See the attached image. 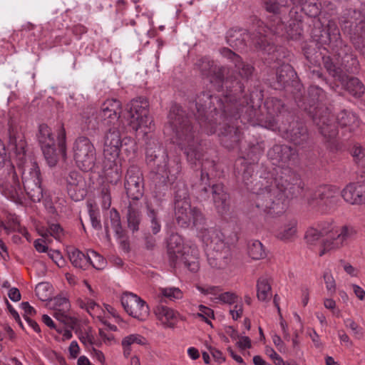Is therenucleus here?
<instances>
[{
  "instance_id": "63",
  "label": "nucleus",
  "mask_w": 365,
  "mask_h": 365,
  "mask_svg": "<svg viewBox=\"0 0 365 365\" xmlns=\"http://www.w3.org/2000/svg\"><path fill=\"white\" fill-rule=\"evenodd\" d=\"M98 116L92 114L85 120V127L88 130H96L98 128L99 121L98 120Z\"/></svg>"
},
{
  "instance_id": "35",
  "label": "nucleus",
  "mask_w": 365,
  "mask_h": 365,
  "mask_svg": "<svg viewBox=\"0 0 365 365\" xmlns=\"http://www.w3.org/2000/svg\"><path fill=\"white\" fill-rule=\"evenodd\" d=\"M188 245H184L183 240L177 233L170 235L168 241V254L170 263L176 261L179 255L184 252V248Z\"/></svg>"
},
{
  "instance_id": "54",
  "label": "nucleus",
  "mask_w": 365,
  "mask_h": 365,
  "mask_svg": "<svg viewBox=\"0 0 365 365\" xmlns=\"http://www.w3.org/2000/svg\"><path fill=\"white\" fill-rule=\"evenodd\" d=\"M351 155L358 165L363 166L365 164V149L361 145H354L351 150Z\"/></svg>"
},
{
  "instance_id": "18",
  "label": "nucleus",
  "mask_w": 365,
  "mask_h": 365,
  "mask_svg": "<svg viewBox=\"0 0 365 365\" xmlns=\"http://www.w3.org/2000/svg\"><path fill=\"white\" fill-rule=\"evenodd\" d=\"M0 187L6 197L14 201L20 200L24 195L23 188L13 165L7 166L5 178H0Z\"/></svg>"
},
{
  "instance_id": "7",
  "label": "nucleus",
  "mask_w": 365,
  "mask_h": 365,
  "mask_svg": "<svg viewBox=\"0 0 365 365\" xmlns=\"http://www.w3.org/2000/svg\"><path fill=\"white\" fill-rule=\"evenodd\" d=\"M147 165L155 172L156 179L162 180L166 185L173 183L181 172L180 161L178 158L169 160L164 147L158 143H148L145 152Z\"/></svg>"
},
{
  "instance_id": "46",
  "label": "nucleus",
  "mask_w": 365,
  "mask_h": 365,
  "mask_svg": "<svg viewBox=\"0 0 365 365\" xmlns=\"http://www.w3.org/2000/svg\"><path fill=\"white\" fill-rule=\"evenodd\" d=\"M174 205L178 202H189L188 189L183 182H178L174 186Z\"/></svg>"
},
{
  "instance_id": "29",
  "label": "nucleus",
  "mask_w": 365,
  "mask_h": 365,
  "mask_svg": "<svg viewBox=\"0 0 365 365\" xmlns=\"http://www.w3.org/2000/svg\"><path fill=\"white\" fill-rule=\"evenodd\" d=\"M222 56L230 60L235 66L236 71L242 78L248 80L254 72L255 68L247 63L242 61V58L232 52L228 48H222L220 50Z\"/></svg>"
},
{
  "instance_id": "41",
  "label": "nucleus",
  "mask_w": 365,
  "mask_h": 365,
  "mask_svg": "<svg viewBox=\"0 0 365 365\" xmlns=\"http://www.w3.org/2000/svg\"><path fill=\"white\" fill-rule=\"evenodd\" d=\"M303 34L302 21L300 19H291L287 27L284 26V33L277 34L278 36H284L291 39L297 40Z\"/></svg>"
},
{
  "instance_id": "4",
  "label": "nucleus",
  "mask_w": 365,
  "mask_h": 365,
  "mask_svg": "<svg viewBox=\"0 0 365 365\" xmlns=\"http://www.w3.org/2000/svg\"><path fill=\"white\" fill-rule=\"evenodd\" d=\"M252 96L249 97L245 93L242 85V94L236 95L237 100L233 101L227 113L228 119H225L223 126L219 128L221 143L228 149L234 148L241 139L240 123L252 125L267 123L266 118L252 105Z\"/></svg>"
},
{
  "instance_id": "27",
  "label": "nucleus",
  "mask_w": 365,
  "mask_h": 365,
  "mask_svg": "<svg viewBox=\"0 0 365 365\" xmlns=\"http://www.w3.org/2000/svg\"><path fill=\"white\" fill-rule=\"evenodd\" d=\"M199 251L195 245L186 246L176 261H173L171 264L173 267H182L187 268L192 272H196L199 269Z\"/></svg>"
},
{
  "instance_id": "20",
  "label": "nucleus",
  "mask_w": 365,
  "mask_h": 365,
  "mask_svg": "<svg viewBox=\"0 0 365 365\" xmlns=\"http://www.w3.org/2000/svg\"><path fill=\"white\" fill-rule=\"evenodd\" d=\"M124 185L128 197L138 200L143 197V177L139 167L136 165L129 167L125 175Z\"/></svg>"
},
{
  "instance_id": "13",
  "label": "nucleus",
  "mask_w": 365,
  "mask_h": 365,
  "mask_svg": "<svg viewBox=\"0 0 365 365\" xmlns=\"http://www.w3.org/2000/svg\"><path fill=\"white\" fill-rule=\"evenodd\" d=\"M73 157L77 166L84 172L92 171L96 166V151L87 137H78L73 143Z\"/></svg>"
},
{
  "instance_id": "49",
  "label": "nucleus",
  "mask_w": 365,
  "mask_h": 365,
  "mask_svg": "<svg viewBox=\"0 0 365 365\" xmlns=\"http://www.w3.org/2000/svg\"><path fill=\"white\" fill-rule=\"evenodd\" d=\"M88 257L91 259L88 260V267L91 265L98 270H102L106 267L107 264L106 259L96 251L89 250Z\"/></svg>"
},
{
  "instance_id": "62",
  "label": "nucleus",
  "mask_w": 365,
  "mask_h": 365,
  "mask_svg": "<svg viewBox=\"0 0 365 365\" xmlns=\"http://www.w3.org/2000/svg\"><path fill=\"white\" fill-rule=\"evenodd\" d=\"M199 311L198 316L202 318L206 323L210 324V321H209L208 318H214L213 310L204 305H200Z\"/></svg>"
},
{
  "instance_id": "56",
  "label": "nucleus",
  "mask_w": 365,
  "mask_h": 365,
  "mask_svg": "<svg viewBox=\"0 0 365 365\" xmlns=\"http://www.w3.org/2000/svg\"><path fill=\"white\" fill-rule=\"evenodd\" d=\"M336 230V227L332 223L324 222L320 225L319 231L320 233H322V236L327 235V238L325 240V241H332V236H334V233ZM324 242V240L323 242Z\"/></svg>"
},
{
  "instance_id": "40",
  "label": "nucleus",
  "mask_w": 365,
  "mask_h": 365,
  "mask_svg": "<svg viewBox=\"0 0 365 365\" xmlns=\"http://www.w3.org/2000/svg\"><path fill=\"white\" fill-rule=\"evenodd\" d=\"M272 287L266 277H261L257 282V297L261 302H267L272 297Z\"/></svg>"
},
{
  "instance_id": "6",
  "label": "nucleus",
  "mask_w": 365,
  "mask_h": 365,
  "mask_svg": "<svg viewBox=\"0 0 365 365\" xmlns=\"http://www.w3.org/2000/svg\"><path fill=\"white\" fill-rule=\"evenodd\" d=\"M325 99L324 91L317 86H310L307 96L295 94L294 100L299 108L307 111L312 118L321 134L327 142L334 144L337 135L335 124L331 120V112L327 107L321 106L319 103Z\"/></svg>"
},
{
  "instance_id": "43",
  "label": "nucleus",
  "mask_w": 365,
  "mask_h": 365,
  "mask_svg": "<svg viewBox=\"0 0 365 365\" xmlns=\"http://www.w3.org/2000/svg\"><path fill=\"white\" fill-rule=\"evenodd\" d=\"M254 168L252 165H245L242 173V180L246 188L252 192V188L257 189L260 186L261 179L253 180Z\"/></svg>"
},
{
  "instance_id": "58",
  "label": "nucleus",
  "mask_w": 365,
  "mask_h": 365,
  "mask_svg": "<svg viewBox=\"0 0 365 365\" xmlns=\"http://www.w3.org/2000/svg\"><path fill=\"white\" fill-rule=\"evenodd\" d=\"M322 237V233L316 228H309L305 234V240L308 244L314 245Z\"/></svg>"
},
{
  "instance_id": "36",
  "label": "nucleus",
  "mask_w": 365,
  "mask_h": 365,
  "mask_svg": "<svg viewBox=\"0 0 365 365\" xmlns=\"http://www.w3.org/2000/svg\"><path fill=\"white\" fill-rule=\"evenodd\" d=\"M68 258L76 268L86 270L88 268V252L86 255L75 247H69L67 250Z\"/></svg>"
},
{
  "instance_id": "2",
  "label": "nucleus",
  "mask_w": 365,
  "mask_h": 365,
  "mask_svg": "<svg viewBox=\"0 0 365 365\" xmlns=\"http://www.w3.org/2000/svg\"><path fill=\"white\" fill-rule=\"evenodd\" d=\"M304 184L299 175L290 168H282L281 175L261 178L260 186L252 188L256 194V207L272 217L282 215L286 210L285 200L300 195Z\"/></svg>"
},
{
  "instance_id": "64",
  "label": "nucleus",
  "mask_w": 365,
  "mask_h": 365,
  "mask_svg": "<svg viewBox=\"0 0 365 365\" xmlns=\"http://www.w3.org/2000/svg\"><path fill=\"white\" fill-rule=\"evenodd\" d=\"M4 229L8 232L17 231L20 233H23L24 231V229L20 226V223L16 217L12 218L7 226L4 227Z\"/></svg>"
},
{
  "instance_id": "26",
  "label": "nucleus",
  "mask_w": 365,
  "mask_h": 365,
  "mask_svg": "<svg viewBox=\"0 0 365 365\" xmlns=\"http://www.w3.org/2000/svg\"><path fill=\"white\" fill-rule=\"evenodd\" d=\"M195 66L203 76L212 78L225 85V68L216 65L210 58L205 56L197 59Z\"/></svg>"
},
{
  "instance_id": "30",
  "label": "nucleus",
  "mask_w": 365,
  "mask_h": 365,
  "mask_svg": "<svg viewBox=\"0 0 365 365\" xmlns=\"http://www.w3.org/2000/svg\"><path fill=\"white\" fill-rule=\"evenodd\" d=\"M155 314L157 319L165 328L174 329L178 321L182 319L178 312L163 304L155 307Z\"/></svg>"
},
{
  "instance_id": "44",
  "label": "nucleus",
  "mask_w": 365,
  "mask_h": 365,
  "mask_svg": "<svg viewBox=\"0 0 365 365\" xmlns=\"http://www.w3.org/2000/svg\"><path fill=\"white\" fill-rule=\"evenodd\" d=\"M248 254L250 257L255 259L259 260L266 257V252L263 245L257 240H251L247 245Z\"/></svg>"
},
{
  "instance_id": "11",
  "label": "nucleus",
  "mask_w": 365,
  "mask_h": 365,
  "mask_svg": "<svg viewBox=\"0 0 365 365\" xmlns=\"http://www.w3.org/2000/svg\"><path fill=\"white\" fill-rule=\"evenodd\" d=\"M339 23L355 48L365 56V16L361 11L353 9L344 10L339 17Z\"/></svg>"
},
{
  "instance_id": "21",
  "label": "nucleus",
  "mask_w": 365,
  "mask_h": 365,
  "mask_svg": "<svg viewBox=\"0 0 365 365\" xmlns=\"http://www.w3.org/2000/svg\"><path fill=\"white\" fill-rule=\"evenodd\" d=\"M37 138L48 164L50 166L55 165L57 162L55 140L51 128L46 124L43 123L38 126Z\"/></svg>"
},
{
  "instance_id": "17",
  "label": "nucleus",
  "mask_w": 365,
  "mask_h": 365,
  "mask_svg": "<svg viewBox=\"0 0 365 365\" xmlns=\"http://www.w3.org/2000/svg\"><path fill=\"white\" fill-rule=\"evenodd\" d=\"M121 103L116 99L106 100L101 107L98 116L105 128L120 127Z\"/></svg>"
},
{
  "instance_id": "60",
  "label": "nucleus",
  "mask_w": 365,
  "mask_h": 365,
  "mask_svg": "<svg viewBox=\"0 0 365 365\" xmlns=\"http://www.w3.org/2000/svg\"><path fill=\"white\" fill-rule=\"evenodd\" d=\"M48 257L58 265L59 267H62L65 264V260L58 250H49L48 252Z\"/></svg>"
},
{
  "instance_id": "9",
  "label": "nucleus",
  "mask_w": 365,
  "mask_h": 365,
  "mask_svg": "<svg viewBox=\"0 0 365 365\" xmlns=\"http://www.w3.org/2000/svg\"><path fill=\"white\" fill-rule=\"evenodd\" d=\"M250 20L253 24L250 32L241 29H230L226 36L227 43L235 49H244L248 46H253L256 48L267 51V48L270 47V44L267 38L264 23L257 16L251 17ZM271 48L268 49L269 52Z\"/></svg>"
},
{
  "instance_id": "53",
  "label": "nucleus",
  "mask_w": 365,
  "mask_h": 365,
  "mask_svg": "<svg viewBox=\"0 0 365 365\" xmlns=\"http://www.w3.org/2000/svg\"><path fill=\"white\" fill-rule=\"evenodd\" d=\"M41 235L44 237L51 235L59 240L63 236V230L59 224H51Z\"/></svg>"
},
{
  "instance_id": "47",
  "label": "nucleus",
  "mask_w": 365,
  "mask_h": 365,
  "mask_svg": "<svg viewBox=\"0 0 365 365\" xmlns=\"http://www.w3.org/2000/svg\"><path fill=\"white\" fill-rule=\"evenodd\" d=\"M348 92L354 96L359 97L364 92L363 83L357 78H349L346 83Z\"/></svg>"
},
{
  "instance_id": "42",
  "label": "nucleus",
  "mask_w": 365,
  "mask_h": 365,
  "mask_svg": "<svg viewBox=\"0 0 365 365\" xmlns=\"http://www.w3.org/2000/svg\"><path fill=\"white\" fill-rule=\"evenodd\" d=\"M126 217L128 228L133 232L138 231L142 218L141 212L139 209L130 204L128 207Z\"/></svg>"
},
{
  "instance_id": "12",
  "label": "nucleus",
  "mask_w": 365,
  "mask_h": 365,
  "mask_svg": "<svg viewBox=\"0 0 365 365\" xmlns=\"http://www.w3.org/2000/svg\"><path fill=\"white\" fill-rule=\"evenodd\" d=\"M148 107V101L143 97L133 99L127 105L128 126L137 135L142 133L145 135L151 128Z\"/></svg>"
},
{
  "instance_id": "22",
  "label": "nucleus",
  "mask_w": 365,
  "mask_h": 365,
  "mask_svg": "<svg viewBox=\"0 0 365 365\" xmlns=\"http://www.w3.org/2000/svg\"><path fill=\"white\" fill-rule=\"evenodd\" d=\"M107 133L105 136L103 155L104 158L111 156V158H117L119 155L122 145L121 132L124 128L123 125L118 128H106Z\"/></svg>"
},
{
  "instance_id": "37",
  "label": "nucleus",
  "mask_w": 365,
  "mask_h": 365,
  "mask_svg": "<svg viewBox=\"0 0 365 365\" xmlns=\"http://www.w3.org/2000/svg\"><path fill=\"white\" fill-rule=\"evenodd\" d=\"M341 197L351 205L363 204L361 192L359 190L357 182L346 185L341 192Z\"/></svg>"
},
{
  "instance_id": "19",
  "label": "nucleus",
  "mask_w": 365,
  "mask_h": 365,
  "mask_svg": "<svg viewBox=\"0 0 365 365\" xmlns=\"http://www.w3.org/2000/svg\"><path fill=\"white\" fill-rule=\"evenodd\" d=\"M120 300L125 311L132 317L144 320L149 315L148 305L136 294L125 292Z\"/></svg>"
},
{
  "instance_id": "32",
  "label": "nucleus",
  "mask_w": 365,
  "mask_h": 365,
  "mask_svg": "<svg viewBox=\"0 0 365 365\" xmlns=\"http://www.w3.org/2000/svg\"><path fill=\"white\" fill-rule=\"evenodd\" d=\"M117 158H111V156L105 158L103 170L106 180L113 185L120 182L122 175V170L116 162Z\"/></svg>"
},
{
  "instance_id": "33",
  "label": "nucleus",
  "mask_w": 365,
  "mask_h": 365,
  "mask_svg": "<svg viewBox=\"0 0 365 365\" xmlns=\"http://www.w3.org/2000/svg\"><path fill=\"white\" fill-rule=\"evenodd\" d=\"M296 76V72L289 63H282L276 70L274 88L281 90L287 86Z\"/></svg>"
},
{
  "instance_id": "48",
  "label": "nucleus",
  "mask_w": 365,
  "mask_h": 365,
  "mask_svg": "<svg viewBox=\"0 0 365 365\" xmlns=\"http://www.w3.org/2000/svg\"><path fill=\"white\" fill-rule=\"evenodd\" d=\"M110 220L112 228L116 236L122 238L124 236L123 230L121 225L120 216L116 209L112 208L110 211Z\"/></svg>"
},
{
  "instance_id": "3",
  "label": "nucleus",
  "mask_w": 365,
  "mask_h": 365,
  "mask_svg": "<svg viewBox=\"0 0 365 365\" xmlns=\"http://www.w3.org/2000/svg\"><path fill=\"white\" fill-rule=\"evenodd\" d=\"M224 86L226 93L222 98L213 96L210 91H203L189 105L201 130L208 135L223 126L225 119H228L229 108L237 100L236 95L242 92V83L236 78L226 79Z\"/></svg>"
},
{
  "instance_id": "57",
  "label": "nucleus",
  "mask_w": 365,
  "mask_h": 365,
  "mask_svg": "<svg viewBox=\"0 0 365 365\" xmlns=\"http://www.w3.org/2000/svg\"><path fill=\"white\" fill-rule=\"evenodd\" d=\"M323 278L326 284V288L330 294H334L336 292V282L331 273L330 270H327L324 272Z\"/></svg>"
},
{
  "instance_id": "61",
  "label": "nucleus",
  "mask_w": 365,
  "mask_h": 365,
  "mask_svg": "<svg viewBox=\"0 0 365 365\" xmlns=\"http://www.w3.org/2000/svg\"><path fill=\"white\" fill-rule=\"evenodd\" d=\"M88 214L93 227L98 230H101L102 226L99 220V212L91 207L88 210Z\"/></svg>"
},
{
  "instance_id": "23",
  "label": "nucleus",
  "mask_w": 365,
  "mask_h": 365,
  "mask_svg": "<svg viewBox=\"0 0 365 365\" xmlns=\"http://www.w3.org/2000/svg\"><path fill=\"white\" fill-rule=\"evenodd\" d=\"M67 192L70 197L81 201L86 195V184L83 176L77 171H71L66 177Z\"/></svg>"
},
{
  "instance_id": "38",
  "label": "nucleus",
  "mask_w": 365,
  "mask_h": 365,
  "mask_svg": "<svg viewBox=\"0 0 365 365\" xmlns=\"http://www.w3.org/2000/svg\"><path fill=\"white\" fill-rule=\"evenodd\" d=\"M146 208V216L149 230L153 235H156L160 232L162 227L160 217L158 212L149 204H147Z\"/></svg>"
},
{
  "instance_id": "28",
  "label": "nucleus",
  "mask_w": 365,
  "mask_h": 365,
  "mask_svg": "<svg viewBox=\"0 0 365 365\" xmlns=\"http://www.w3.org/2000/svg\"><path fill=\"white\" fill-rule=\"evenodd\" d=\"M269 158L282 167L288 166L297 156V151L287 145H274L268 151Z\"/></svg>"
},
{
  "instance_id": "5",
  "label": "nucleus",
  "mask_w": 365,
  "mask_h": 365,
  "mask_svg": "<svg viewBox=\"0 0 365 365\" xmlns=\"http://www.w3.org/2000/svg\"><path fill=\"white\" fill-rule=\"evenodd\" d=\"M311 35L319 47H323L338 57L340 66L343 68L344 80L345 73H354L358 71L359 61L353 54L351 47L342 41L339 29L335 21L329 20L325 29L315 27L312 29Z\"/></svg>"
},
{
  "instance_id": "31",
  "label": "nucleus",
  "mask_w": 365,
  "mask_h": 365,
  "mask_svg": "<svg viewBox=\"0 0 365 365\" xmlns=\"http://www.w3.org/2000/svg\"><path fill=\"white\" fill-rule=\"evenodd\" d=\"M264 108L267 111V123L274 125L276 123L275 118L286 112L284 103L279 98L274 97L267 98L264 103Z\"/></svg>"
},
{
  "instance_id": "8",
  "label": "nucleus",
  "mask_w": 365,
  "mask_h": 365,
  "mask_svg": "<svg viewBox=\"0 0 365 365\" xmlns=\"http://www.w3.org/2000/svg\"><path fill=\"white\" fill-rule=\"evenodd\" d=\"M27 143L21 128L11 123L9 129V147L14 152L18 163L19 169L22 175L23 186L28 183H41V172L36 162L26 161V148Z\"/></svg>"
},
{
  "instance_id": "14",
  "label": "nucleus",
  "mask_w": 365,
  "mask_h": 365,
  "mask_svg": "<svg viewBox=\"0 0 365 365\" xmlns=\"http://www.w3.org/2000/svg\"><path fill=\"white\" fill-rule=\"evenodd\" d=\"M341 192L339 188L331 185H323L318 187L308 198V203L318 207L322 211L334 209L340 202Z\"/></svg>"
},
{
  "instance_id": "10",
  "label": "nucleus",
  "mask_w": 365,
  "mask_h": 365,
  "mask_svg": "<svg viewBox=\"0 0 365 365\" xmlns=\"http://www.w3.org/2000/svg\"><path fill=\"white\" fill-rule=\"evenodd\" d=\"M200 237L210 267L215 269L225 267L230 262L232 254L224 234L217 229H205L201 231Z\"/></svg>"
},
{
  "instance_id": "59",
  "label": "nucleus",
  "mask_w": 365,
  "mask_h": 365,
  "mask_svg": "<svg viewBox=\"0 0 365 365\" xmlns=\"http://www.w3.org/2000/svg\"><path fill=\"white\" fill-rule=\"evenodd\" d=\"M101 206L104 210H108L111 205V196L108 188L104 187L101 190Z\"/></svg>"
},
{
  "instance_id": "45",
  "label": "nucleus",
  "mask_w": 365,
  "mask_h": 365,
  "mask_svg": "<svg viewBox=\"0 0 365 365\" xmlns=\"http://www.w3.org/2000/svg\"><path fill=\"white\" fill-rule=\"evenodd\" d=\"M23 190L34 202H40L43 196L41 183H28L27 186L24 187Z\"/></svg>"
},
{
  "instance_id": "51",
  "label": "nucleus",
  "mask_w": 365,
  "mask_h": 365,
  "mask_svg": "<svg viewBox=\"0 0 365 365\" xmlns=\"http://www.w3.org/2000/svg\"><path fill=\"white\" fill-rule=\"evenodd\" d=\"M321 4L317 1L306 3L302 7L303 11L306 15L312 18L317 17L321 13Z\"/></svg>"
},
{
  "instance_id": "34",
  "label": "nucleus",
  "mask_w": 365,
  "mask_h": 365,
  "mask_svg": "<svg viewBox=\"0 0 365 365\" xmlns=\"http://www.w3.org/2000/svg\"><path fill=\"white\" fill-rule=\"evenodd\" d=\"M332 123H337L341 128H346L350 132L354 130L359 125L358 117L352 112L346 110L340 111L336 118L331 114ZM337 128V126H336ZM338 130V129L336 128Z\"/></svg>"
},
{
  "instance_id": "16",
  "label": "nucleus",
  "mask_w": 365,
  "mask_h": 365,
  "mask_svg": "<svg viewBox=\"0 0 365 365\" xmlns=\"http://www.w3.org/2000/svg\"><path fill=\"white\" fill-rule=\"evenodd\" d=\"M175 217L178 225L182 227L200 225L205 221L203 214L200 210L196 207H192L190 201L180 202L178 205H175Z\"/></svg>"
},
{
  "instance_id": "52",
  "label": "nucleus",
  "mask_w": 365,
  "mask_h": 365,
  "mask_svg": "<svg viewBox=\"0 0 365 365\" xmlns=\"http://www.w3.org/2000/svg\"><path fill=\"white\" fill-rule=\"evenodd\" d=\"M160 294L163 297L171 301L181 299L182 297V293L181 290L176 287L161 288L160 289Z\"/></svg>"
},
{
  "instance_id": "39",
  "label": "nucleus",
  "mask_w": 365,
  "mask_h": 365,
  "mask_svg": "<svg viewBox=\"0 0 365 365\" xmlns=\"http://www.w3.org/2000/svg\"><path fill=\"white\" fill-rule=\"evenodd\" d=\"M322 60L324 66L330 76L340 81H344L343 68L340 66V61L337 56L336 62H334V59L330 56H323Z\"/></svg>"
},
{
  "instance_id": "50",
  "label": "nucleus",
  "mask_w": 365,
  "mask_h": 365,
  "mask_svg": "<svg viewBox=\"0 0 365 365\" xmlns=\"http://www.w3.org/2000/svg\"><path fill=\"white\" fill-rule=\"evenodd\" d=\"M146 339L143 336L133 334L124 337L122 340L121 344L124 349V353H126V348L130 347L132 344H136L144 345L146 344Z\"/></svg>"
},
{
  "instance_id": "15",
  "label": "nucleus",
  "mask_w": 365,
  "mask_h": 365,
  "mask_svg": "<svg viewBox=\"0 0 365 365\" xmlns=\"http://www.w3.org/2000/svg\"><path fill=\"white\" fill-rule=\"evenodd\" d=\"M264 9L272 14L269 17L267 25L264 26L267 35L269 33L273 34H282L284 33V22L281 14L282 9L287 6V0H262Z\"/></svg>"
},
{
  "instance_id": "1",
  "label": "nucleus",
  "mask_w": 365,
  "mask_h": 365,
  "mask_svg": "<svg viewBox=\"0 0 365 365\" xmlns=\"http://www.w3.org/2000/svg\"><path fill=\"white\" fill-rule=\"evenodd\" d=\"M168 123L173 130V138L176 144L184 150L187 161L192 165L198 163L201 165L200 182L196 186L197 198L206 200L212 194L213 202L218 213L223 215L229 210V194L225 190L222 184L209 183V175L207 173V165L214 167V161H203L202 148L199 130L195 126L191 118L178 104H173L170 109Z\"/></svg>"
},
{
  "instance_id": "25",
  "label": "nucleus",
  "mask_w": 365,
  "mask_h": 365,
  "mask_svg": "<svg viewBox=\"0 0 365 365\" xmlns=\"http://www.w3.org/2000/svg\"><path fill=\"white\" fill-rule=\"evenodd\" d=\"M356 234V231L351 226L344 225L340 229L336 227L332 236V241L327 240L322 244L323 249L320 251L319 255L322 256L327 251L336 250L342 247L345 242L352 237Z\"/></svg>"
},
{
  "instance_id": "55",
  "label": "nucleus",
  "mask_w": 365,
  "mask_h": 365,
  "mask_svg": "<svg viewBox=\"0 0 365 365\" xmlns=\"http://www.w3.org/2000/svg\"><path fill=\"white\" fill-rule=\"evenodd\" d=\"M297 232V222L291 221L287 225L285 226L283 231L279 233V237L282 240H289L295 235Z\"/></svg>"
},
{
  "instance_id": "24",
  "label": "nucleus",
  "mask_w": 365,
  "mask_h": 365,
  "mask_svg": "<svg viewBox=\"0 0 365 365\" xmlns=\"http://www.w3.org/2000/svg\"><path fill=\"white\" fill-rule=\"evenodd\" d=\"M284 138L295 145L305 147L309 140L307 126L301 121H292L284 131Z\"/></svg>"
}]
</instances>
